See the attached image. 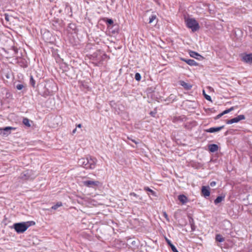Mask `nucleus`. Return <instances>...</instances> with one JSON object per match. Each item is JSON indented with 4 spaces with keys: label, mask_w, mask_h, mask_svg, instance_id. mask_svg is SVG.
<instances>
[{
    "label": "nucleus",
    "mask_w": 252,
    "mask_h": 252,
    "mask_svg": "<svg viewBox=\"0 0 252 252\" xmlns=\"http://www.w3.org/2000/svg\"><path fill=\"white\" fill-rule=\"evenodd\" d=\"M35 222L33 221H28L26 222L17 223V233H23L31 226L35 225Z\"/></svg>",
    "instance_id": "1"
},
{
    "label": "nucleus",
    "mask_w": 252,
    "mask_h": 252,
    "mask_svg": "<svg viewBox=\"0 0 252 252\" xmlns=\"http://www.w3.org/2000/svg\"><path fill=\"white\" fill-rule=\"evenodd\" d=\"M186 22L187 27L190 29L193 32L198 31L200 28L198 23L194 18H188Z\"/></svg>",
    "instance_id": "2"
},
{
    "label": "nucleus",
    "mask_w": 252,
    "mask_h": 252,
    "mask_svg": "<svg viewBox=\"0 0 252 252\" xmlns=\"http://www.w3.org/2000/svg\"><path fill=\"white\" fill-rule=\"evenodd\" d=\"M35 177V175L31 170L24 171L20 176V178L23 180H33Z\"/></svg>",
    "instance_id": "3"
},
{
    "label": "nucleus",
    "mask_w": 252,
    "mask_h": 252,
    "mask_svg": "<svg viewBox=\"0 0 252 252\" xmlns=\"http://www.w3.org/2000/svg\"><path fill=\"white\" fill-rule=\"evenodd\" d=\"M86 159H88V162L86 165L87 169H94L95 167L96 163L97 162L96 158L89 156L86 157Z\"/></svg>",
    "instance_id": "4"
},
{
    "label": "nucleus",
    "mask_w": 252,
    "mask_h": 252,
    "mask_svg": "<svg viewBox=\"0 0 252 252\" xmlns=\"http://www.w3.org/2000/svg\"><path fill=\"white\" fill-rule=\"evenodd\" d=\"M99 182L97 181H84L83 182V185L88 188H94L99 185Z\"/></svg>",
    "instance_id": "5"
},
{
    "label": "nucleus",
    "mask_w": 252,
    "mask_h": 252,
    "mask_svg": "<svg viewBox=\"0 0 252 252\" xmlns=\"http://www.w3.org/2000/svg\"><path fill=\"white\" fill-rule=\"evenodd\" d=\"M246 117L244 115H240L237 117L232 118L230 120H227L226 121V123L227 124H232L233 123H238L241 120H245Z\"/></svg>",
    "instance_id": "6"
},
{
    "label": "nucleus",
    "mask_w": 252,
    "mask_h": 252,
    "mask_svg": "<svg viewBox=\"0 0 252 252\" xmlns=\"http://www.w3.org/2000/svg\"><path fill=\"white\" fill-rule=\"evenodd\" d=\"M15 128L11 126H6L3 128H0V134L3 136H7L10 133L11 129H15Z\"/></svg>",
    "instance_id": "7"
},
{
    "label": "nucleus",
    "mask_w": 252,
    "mask_h": 252,
    "mask_svg": "<svg viewBox=\"0 0 252 252\" xmlns=\"http://www.w3.org/2000/svg\"><path fill=\"white\" fill-rule=\"evenodd\" d=\"M201 194L205 198L209 197L210 195V188L209 186H202Z\"/></svg>",
    "instance_id": "8"
},
{
    "label": "nucleus",
    "mask_w": 252,
    "mask_h": 252,
    "mask_svg": "<svg viewBox=\"0 0 252 252\" xmlns=\"http://www.w3.org/2000/svg\"><path fill=\"white\" fill-rule=\"evenodd\" d=\"M17 63L23 68L28 67V63L27 61L22 58H19L17 57Z\"/></svg>",
    "instance_id": "9"
},
{
    "label": "nucleus",
    "mask_w": 252,
    "mask_h": 252,
    "mask_svg": "<svg viewBox=\"0 0 252 252\" xmlns=\"http://www.w3.org/2000/svg\"><path fill=\"white\" fill-rule=\"evenodd\" d=\"M224 127V126H222L219 127H212L210 128L207 129L205 130V131L209 133H214L216 132H218L223 129Z\"/></svg>",
    "instance_id": "10"
},
{
    "label": "nucleus",
    "mask_w": 252,
    "mask_h": 252,
    "mask_svg": "<svg viewBox=\"0 0 252 252\" xmlns=\"http://www.w3.org/2000/svg\"><path fill=\"white\" fill-rule=\"evenodd\" d=\"M242 61L248 63H252V53L244 55Z\"/></svg>",
    "instance_id": "11"
},
{
    "label": "nucleus",
    "mask_w": 252,
    "mask_h": 252,
    "mask_svg": "<svg viewBox=\"0 0 252 252\" xmlns=\"http://www.w3.org/2000/svg\"><path fill=\"white\" fill-rule=\"evenodd\" d=\"M221 228L223 230L225 231L230 230L231 228V224L230 222L226 220H224L222 222Z\"/></svg>",
    "instance_id": "12"
},
{
    "label": "nucleus",
    "mask_w": 252,
    "mask_h": 252,
    "mask_svg": "<svg viewBox=\"0 0 252 252\" xmlns=\"http://www.w3.org/2000/svg\"><path fill=\"white\" fill-rule=\"evenodd\" d=\"M4 76L7 80H9L10 81L12 82L14 80V73L10 70H8L6 72H5Z\"/></svg>",
    "instance_id": "13"
},
{
    "label": "nucleus",
    "mask_w": 252,
    "mask_h": 252,
    "mask_svg": "<svg viewBox=\"0 0 252 252\" xmlns=\"http://www.w3.org/2000/svg\"><path fill=\"white\" fill-rule=\"evenodd\" d=\"M189 54L191 57L195 58L198 60H202L204 59L201 55L195 51H190Z\"/></svg>",
    "instance_id": "14"
},
{
    "label": "nucleus",
    "mask_w": 252,
    "mask_h": 252,
    "mask_svg": "<svg viewBox=\"0 0 252 252\" xmlns=\"http://www.w3.org/2000/svg\"><path fill=\"white\" fill-rule=\"evenodd\" d=\"M88 162V159H86V158H82L78 160V164L79 165L83 167L84 168L87 169L86 165H87Z\"/></svg>",
    "instance_id": "15"
},
{
    "label": "nucleus",
    "mask_w": 252,
    "mask_h": 252,
    "mask_svg": "<svg viewBox=\"0 0 252 252\" xmlns=\"http://www.w3.org/2000/svg\"><path fill=\"white\" fill-rule=\"evenodd\" d=\"M106 24H107V28L110 30L114 27H117V25H113L114 22L112 19L106 18L104 20Z\"/></svg>",
    "instance_id": "16"
},
{
    "label": "nucleus",
    "mask_w": 252,
    "mask_h": 252,
    "mask_svg": "<svg viewBox=\"0 0 252 252\" xmlns=\"http://www.w3.org/2000/svg\"><path fill=\"white\" fill-rule=\"evenodd\" d=\"M181 60L185 62H186L187 63H188L189 65L190 66H197L198 65V63H197L194 60L192 59H186L184 58H181Z\"/></svg>",
    "instance_id": "17"
},
{
    "label": "nucleus",
    "mask_w": 252,
    "mask_h": 252,
    "mask_svg": "<svg viewBox=\"0 0 252 252\" xmlns=\"http://www.w3.org/2000/svg\"><path fill=\"white\" fill-rule=\"evenodd\" d=\"M179 84L183 87L186 90H189L192 88V85L189 83H187L183 80L179 81Z\"/></svg>",
    "instance_id": "18"
},
{
    "label": "nucleus",
    "mask_w": 252,
    "mask_h": 252,
    "mask_svg": "<svg viewBox=\"0 0 252 252\" xmlns=\"http://www.w3.org/2000/svg\"><path fill=\"white\" fill-rule=\"evenodd\" d=\"M188 217L189 219V223L191 227V231H193L195 229V226L194 224V220L192 218V217L190 215H188Z\"/></svg>",
    "instance_id": "19"
},
{
    "label": "nucleus",
    "mask_w": 252,
    "mask_h": 252,
    "mask_svg": "<svg viewBox=\"0 0 252 252\" xmlns=\"http://www.w3.org/2000/svg\"><path fill=\"white\" fill-rule=\"evenodd\" d=\"M208 149L210 152L214 153L218 150L219 146L215 144H212L208 145Z\"/></svg>",
    "instance_id": "20"
},
{
    "label": "nucleus",
    "mask_w": 252,
    "mask_h": 252,
    "mask_svg": "<svg viewBox=\"0 0 252 252\" xmlns=\"http://www.w3.org/2000/svg\"><path fill=\"white\" fill-rule=\"evenodd\" d=\"M178 200L183 204H186L188 201V197L184 194H180L178 196Z\"/></svg>",
    "instance_id": "21"
},
{
    "label": "nucleus",
    "mask_w": 252,
    "mask_h": 252,
    "mask_svg": "<svg viewBox=\"0 0 252 252\" xmlns=\"http://www.w3.org/2000/svg\"><path fill=\"white\" fill-rule=\"evenodd\" d=\"M144 190H145L146 191L149 192L150 193V194L151 195H152L153 196H154L155 197H158L156 192H155L153 190L151 189L149 187H144Z\"/></svg>",
    "instance_id": "22"
},
{
    "label": "nucleus",
    "mask_w": 252,
    "mask_h": 252,
    "mask_svg": "<svg viewBox=\"0 0 252 252\" xmlns=\"http://www.w3.org/2000/svg\"><path fill=\"white\" fill-rule=\"evenodd\" d=\"M22 122L23 124L26 126L28 127H30L31 126V125L30 124L31 121L29 119L27 118H24ZM31 122H32V121H31Z\"/></svg>",
    "instance_id": "23"
},
{
    "label": "nucleus",
    "mask_w": 252,
    "mask_h": 252,
    "mask_svg": "<svg viewBox=\"0 0 252 252\" xmlns=\"http://www.w3.org/2000/svg\"><path fill=\"white\" fill-rule=\"evenodd\" d=\"M215 239L219 242H222L224 241V238L220 234H216Z\"/></svg>",
    "instance_id": "24"
},
{
    "label": "nucleus",
    "mask_w": 252,
    "mask_h": 252,
    "mask_svg": "<svg viewBox=\"0 0 252 252\" xmlns=\"http://www.w3.org/2000/svg\"><path fill=\"white\" fill-rule=\"evenodd\" d=\"M224 199V196H219L214 200V203L217 205L220 203Z\"/></svg>",
    "instance_id": "25"
},
{
    "label": "nucleus",
    "mask_w": 252,
    "mask_h": 252,
    "mask_svg": "<svg viewBox=\"0 0 252 252\" xmlns=\"http://www.w3.org/2000/svg\"><path fill=\"white\" fill-rule=\"evenodd\" d=\"M30 83L32 87L33 88L35 87V81L32 75L30 76Z\"/></svg>",
    "instance_id": "26"
},
{
    "label": "nucleus",
    "mask_w": 252,
    "mask_h": 252,
    "mask_svg": "<svg viewBox=\"0 0 252 252\" xmlns=\"http://www.w3.org/2000/svg\"><path fill=\"white\" fill-rule=\"evenodd\" d=\"M203 94L206 99H207L208 101H212L211 97L210 95L207 94L205 93V92L204 90L203 91Z\"/></svg>",
    "instance_id": "27"
},
{
    "label": "nucleus",
    "mask_w": 252,
    "mask_h": 252,
    "mask_svg": "<svg viewBox=\"0 0 252 252\" xmlns=\"http://www.w3.org/2000/svg\"><path fill=\"white\" fill-rule=\"evenodd\" d=\"M157 18V16L156 15L153 14L149 17V23H152Z\"/></svg>",
    "instance_id": "28"
},
{
    "label": "nucleus",
    "mask_w": 252,
    "mask_h": 252,
    "mask_svg": "<svg viewBox=\"0 0 252 252\" xmlns=\"http://www.w3.org/2000/svg\"><path fill=\"white\" fill-rule=\"evenodd\" d=\"M135 79L137 81H139L141 79V74L139 73H136L135 74Z\"/></svg>",
    "instance_id": "29"
},
{
    "label": "nucleus",
    "mask_w": 252,
    "mask_h": 252,
    "mask_svg": "<svg viewBox=\"0 0 252 252\" xmlns=\"http://www.w3.org/2000/svg\"><path fill=\"white\" fill-rule=\"evenodd\" d=\"M233 110H234V107H231L230 108L223 111L222 113L223 115H224V114H227Z\"/></svg>",
    "instance_id": "30"
},
{
    "label": "nucleus",
    "mask_w": 252,
    "mask_h": 252,
    "mask_svg": "<svg viewBox=\"0 0 252 252\" xmlns=\"http://www.w3.org/2000/svg\"><path fill=\"white\" fill-rule=\"evenodd\" d=\"M62 204L61 202H58L56 205H54L52 207V209L54 210L57 209L58 207L61 206Z\"/></svg>",
    "instance_id": "31"
},
{
    "label": "nucleus",
    "mask_w": 252,
    "mask_h": 252,
    "mask_svg": "<svg viewBox=\"0 0 252 252\" xmlns=\"http://www.w3.org/2000/svg\"><path fill=\"white\" fill-rule=\"evenodd\" d=\"M162 214H163V216L164 217V218H165L166 220L168 221V222H169L170 221V219L168 216V215L166 213V212H163L162 213Z\"/></svg>",
    "instance_id": "32"
},
{
    "label": "nucleus",
    "mask_w": 252,
    "mask_h": 252,
    "mask_svg": "<svg viewBox=\"0 0 252 252\" xmlns=\"http://www.w3.org/2000/svg\"><path fill=\"white\" fill-rule=\"evenodd\" d=\"M165 240L167 244L170 247H171L174 245L171 243V241L167 239V238H165Z\"/></svg>",
    "instance_id": "33"
},
{
    "label": "nucleus",
    "mask_w": 252,
    "mask_h": 252,
    "mask_svg": "<svg viewBox=\"0 0 252 252\" xmlns=\"http://www.w3.org/2000/svg\"><path fill=\"white\" fill-rule=\"evenodd\" d=\"M115 27V28L113 29V30H112L111 31V32L113 34L117 33L119 32V29L117 28V26Z\"/></svg>",
    "instance_id": "34"
},
{
    "label": "nucleus",
    "mask_w": 252,
    "mask_h": 252,
    "mask_svg": "<svg viewBox=\"0 0 252 252\" xmlns=\"http://www.w3.org/2000/svg\"><path fill=\"white\" fill-rule=\"evenodd\" d=\"M24 87L23 84H18L17 85V89L19 90H22Z\"/></svg>",
    "instance_id": "35"
},
{
    "label": "nucleus",
    "mask_w": 252,
    "mask_h": 252,
    "mask_svg": "<svg viewBox=\"0 0 252 252\" xmlns=\"http://www.w3.org/2000/svg\"><path fill=\"white\" fill-rule=\"evenodd\" d=\"M173 252H179L174 245L170 247Z\"/></svg>",
    "instance_id": "36"
},
{
    "label": "nucleus",
    "mask_w": 252,
    "mask_h": 252,
    "mask_svg": "<svg viewBox=\"0 0 252 252\" xmlns=\"http://www.w3.org/2000/svg\"><path fill=\"white\" fill-rule=\"evenodd\" d=\"M223 114L222 113H221L220 114H219V115H218L216 117H215V120H218L219 119H220V117H221L222 116H223Z\"/></svg>",
    "instance_id": "37"
},
{
    "label": "nucleus",
    "mask_w": 252,
    "mask_h": 252,
    "mask_svg": "<svg viewBox=\"0 0 252 252\" xmlns=\"http://www.w3.org/2000/svg\"><path fill=\"white\" fill-rule=\"evenodd\" d=\"M107 57V55L105 53H103L102 56H101V59L100 60H105Z\"/></svg>",
    "instance_id": "38"
},
{
    "label": "nucleus",
    "mask_w": 252,
    "mask_h": 252,
    "mask_svg": "<svg viewBox=\"0 0 252 252\" xmlns=\"http://www.w3.org/2000/svg\"><path fill=\"white\" fill-rule=\"evenodd\" d=\"M150 114L152 116L155 117V115L157 114V111L156 110L151 111Z\"/></svg>",
    "instance_id": "39"
},
{
    "label": "nucleus",
    "mask_w": 252,
    "mask_h": 252,
    "mask_svg": "<svg viewBox=\"0 0 252 252\" xmlns=\"http://www.w3.org/2000/svg\"><path fill=\"white\" fill-rule=\"evenodd\" d=\"M216 185V182L215 181H212L210 183V185L211 187H214Z\"/></svg>",
    "instance_id": "40"
},
{
    "label": "nucleus",
    "mask_w": 252,
    "mask_h": 252,
    "mask_svg": "<svg viewBox=\"0 0 252 252\" xmlns=\"http://www.w3.org/2000/svg\"><path fill=\"white\" fill-rule=\"evenodd\" d=\"M5 19L7 21L10 20V17H9V16L6 14H5Z\"/></svg>",
    "instance_id": "41"
},
{
    "label": "nucleus",
    "mask_w": 252,
    "mask_h": 252,
    "mask_svg": "<svg viewBox=\"0 0 252 252\" xmlns=\"http://www.w3.org/2000/svg\"><path fill=\"white\" fill-rule=\"evenodd\" d=\"M50 94V93L49 91H48L47 92H44V94H42L43 96H48Z\"/></svg>",
    "instance_id": "42"
},
{
    "label": "nucleus",
    "mask_w": 252,
    "mask_h": 252,
    "mask_svg": "<svg viewBox=\"0 0 252 252\" xmlns=\"http://www.w3.org/2000/svg\"><path fill=\"white\" fill-rule=\"evenodd\" d=\"M129 195L130 196H135L136 197H137L138 196V195L137 194H136L135 193H134V192H131V193H130Z\"/></svg>",
    "instance_id": "43"
},
{
    "label": "nucleus",
    "mask_w": 252,
    "mask_h": 252,
    "mask_svg": "<svg viewBox=\"0 0 252 252\" xmlns=\"http://www.w3.org/2000/svg\"><path fill=\"white\" fill-rule=\"evenodd\" d=\"M12 228H14L16 230V223H13Z\"/></svg>",
    "instance_id": "44"
},
{
    "label": "nucleus",
    "mask_w": 252,
    "mask_h": 252,
    "mask_svg": "<svg viewBox=\"0 0 252 252\" xmlns=\"http://www.w3.org/2000/svg\"><path fill=\"white\" fill-rule=\"evenodd\" d=\"M77 127H79V128H81L82 127V125L81 124H78L77 125Z\"/></svg>",
    "instance_id": "45"
},
{
    "label": "nucleus",
    "mask_w": 252,
    "mask_h": 252,
    "mask_svg": "<svg viewBox=\"0 0 252 252\" xmlns=\"http://www.w3.org/2000/svg\"><path fill=\"white\" fill-rule=\"evenodd\" d=\"M76 131V128H75L73 130L72 133H75Z\"/></svg>",
    "instance_id": "46"
},
{
    "label": "nucleus",
    "mask_w": 252,
    "mask_h": 252,
    "mask_svg": "<svg viewBox=\"0 0 252 252\" xmlns=\"http://www.w3.org/2000/svg\"><path fill=\"white\" fill-rule=\"evenodd\" d=\"M132 141L134 142L135 144H137V142L134 140H132Z\"/></svg>",
    "instance_id": "47"
},
{
    "label": "nucleus",
    "mask_w": 252,
    "mask_h": 252,
    "mask_svg": "<svg viewBox=\"0 0 252 252\" xmlns=\"http://www.w3.org/2000/svg\"><path fill=\"white\" fill-rule=\"evenodd\" d=\"M13 49H14V51L15 52H16V49H15V47H13Z\"/></svg>",
    "instance_id": "48"
},
{
    "label": "nucleus",
    "mask_w": 252,
    "mask_h": 252,
    "mask_svg": "<svg viewBox=\"0 0 252 252\" xmlns=\"http://www.w3.org/2000/svg\"><path fill=\"white\" fill-rule=\"evenodd\" d=\"M249 252H252V249H250L249 251Z\"/></svg>",
    "instance_id": "49"
},
{
    "label": "nucleus",
    "mask_w": 252,
    "mask_h": 252,
    "mask_svg": "<svg viewBox=\"0 0 252 252\" xmlns=\"http://www.w3.org/2000/svg\"><path fill=\"white\" fill-rule=\"evenodd\" d=\"M16 53H17V54H18V50H17Z\"/></svg>",
    "instance_id": "50"
}]
</instances>
